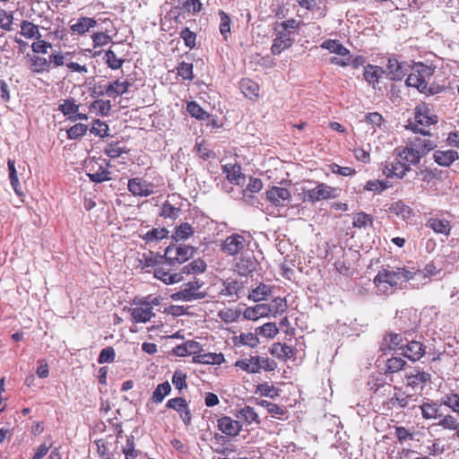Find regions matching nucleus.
<instances>
[{"instance_id": "f8f14e48", "label": "nucleus", "mask_w": 459, "mask_h": 459, "mask_svg": "<svg viewBox=\"0 0 459 459\" xmlns=\"http://www.w3.org/2000/svg\"><path fill=\"white\" fill-rule=\"evenodd\" d=\"M79 108L80 105L73 98L64 100L58 106V110L72 122L88 119L87 114L80 113Z\"/></svg>"}, {"instance_id": "f03ea898", "label": "nucleus", "mask_w": 459, "mask_h": 459, "mask_svg": "<svg viewBox=\"0 0 459 459\" xmlns=\"http://www.w3.org/2000/svg\"><path fill=\"white\" fill-rule=\"evenodd\" d=\"M434 69L423 63H417L412 67V72L406 79V84L409 87L416 88L420 92L425 94H433V91L429 87L428 80L433 75Z\"/></svg>"}, {"instance_id": "dca6fc26", "label": "nucleus", "mask_w": 459, "mask_h": 459, "mask_svg": "<svg viewBox=\"0 0 459 459\" xmlns=\"http://www.w3.org/2000/svg\"><path fill=\"white\" fill-rule=\"evenodd\" d=\"M217 427L221 433L229 437H235L242 430V424L238 420H234L230 416H222L217 420Z\"/></svg>"}, {"instance_id": "423d86ee", "label": "nucleus", "mask_w": 459, "mask_h": 459, "mask_svg": "<svg viewBox=\"0 0 459 459\" xmlns=\"http://www.w3.org/2000/svg\"><path fill=\"white\" fill-rule=\"evenodd\" d=\"M338 196V189L325 183H318L316 187L304 191V202H316L334 199Z\"/></svg>"}, {"instance_id": "39448f33", "label": "nucleus", "mask_w": 459, "mask_h": 459, "mask_svg": "<svg viewBox=\"0 0 459 459\" xmlns=\"http://www.w3.org/2000/svg\"><path fill=\"white\" fill-rule=\"evenodd\" d=\"M157 298L152 299L151 301L147 298L140 299L139 301L134 300L133 307L130 308L131 319L134 323H147L154 316L153 305H158Z\"/></svg>"}, {"instance_id": "1a4fd4ad", "label": "nucleus", "mask_w": 459, "mask_h": 459, "mask_svg": "<svg viewBox=\"0 0 459 459\" xmlns=\"http://www.w3.org/2000/svg\"><path fill=\"white\" fill-rule=\"evenodd\" d=\"M195 248L191 246L179 244L169 246L164 254V259L175 264H183L194 255Z\"/></svg>"}, {"instance_id": "4468645a", "label": "nucleus", "mask_w": 459, "mask_h": 459, "mask_svg": "<svg viewBox=\"0 0 459 459\" xmlns=\"http://www.w3.org/2000/svg\"><path fill=\"white\" fill-rule=\"evenodd\" d=\"M408 171L409 170L407 169V167H405L403 162L399 160L397 154L393 160H386L382 168V173L389 178L402 179L404 178Z\"/></svg>"}, {"instance_id": "a19ab883", "label": "nucleus", "mask_w": 459, "mask_h": 459, "mask_svg": "<svg viewBox=\"0 0 459 459\" xmlns=\"http://www.w3.org/2000/svg\"><path fill=\"white\" fill-rule=\"evenodd\" d=\"M223 172L226 174L227 179L236 185H239L240 179L245 178L241 172V167L238 164L224 165Z\"/></svg>"}, {"instance_id": "2eb2a0df", "label": "nucleus", "mask_w": 459, "mask_h": 459, "mask_svg": "<svg viewBox=\"0 0 459 459\" xmlns=\"http://www.w3.org/2000/svg\"><path fill=\"white\" fill-rule=\"evenodd\" d=\"M203 4L201 0H178V5L174 7V12H178L176 22H181L186 18L185 14H195L201 12Z\"/></svg>"}, {"instance_id": "9d476101", "label": "nucleus", "mask_w": 459, "mask_h": 459, "mask_svg": "<svg viewBox=\"0 0 459 459\" xmlns=\"http://www.w3.org/2000/svg\"><path fill=\"white\" fill-rule=\"evenodd\" d=\"M406 386L412 390H423L425 385L430 382L431 375L428 372L420 370L419 368H414L404 376Z\"/></svg>"}, {"instance_id": "c03bdc74", "label": "nucleus", "mask_w": 459, "mask_h": 459, "mask_svg": "<svg viewBox=\"0 0 459 459\" xmlns=\"http://www.w3.org/2000/svg\"><path fill=\"white\" fill-rule=\"evenodd\" d=\"M205 269L206 263L203 259L197 258L184 265L179 273H182V275L199 274L204 273Z\"/></svg>"}, {"instance_id": "7ed1b4c3", "label": "nucleus", "mask_w": 459, "mask_h": 459, "mask_svg": "<svg viewBox=\"0 0 459 459\" xmlns=\"http://www.w3.org/2000/svg\"><path fill=\"white\" fill-rule=\"evenodd\" d=\"M414 120L415 124H410L411 130L414 133H420L423 135H427L429 134V132L420 128L419 126H429L436 125L438 122V117L429 104L422 102L415 107Z\"/></svg>"}, {"instance_id": "864d4df0", "label": "nucleus", "mask_w": 459, "mask_h": 459, "mask_svg": "<svg viewBox=\"0 0 459 459\" xmlns=\"http://www.w3.org/2000/svg\"><path fill=\"white\" fill-rule=\"evenodd\" d=\"M255 332L257 335H261L268 339H273L279 333V329L275 323L269 322L259 327H256Z\"/></svg>"}, {"instance_id": "5701e85b", "label": "nucleus", "mask_w": 459, "mask_h": 459, "mask_svg": "<svg viewBox=\"0 0 459 459\" xmlns=\"http://www.w3.org/2000/svg\"><path fill=\"white\" fill-rule=\"evenodd\" d=\"M386 70L391 80L401 81L406 74L407 65L399 62L396 58H389Z\"/></svg>"}, {"instance_id": "473e14b6", "label": "nucleus", "mask_w": 459, "mask_h": 459, "mask_svg": "<svg viewBox=\"0 0 459 459\" xmlns=\"http://www.w3.org/2000/svg\"><path fill=\"white\" fill-rule=\"evenodd\" d=\"M409 145L419 151L421 157L436 147L435 143L430 139L420 137H414L411 141H410Z\"/></svg>"}, {"instance_id": "37998d69", "label": "nucleus", "mask_w": 459, "mask_h": 459, "mask_svg": "<svg viewBox=\"0 0 459 459\" xmlns=\"http://www.w3.org/2000/svg\"><path fill=\"white\" fill-rule=\"evenodd\" d=\"M30 67L34 74H43L49 70L50 62L45 57L33 56L30 58Z\"/></svg>"}, {"instance_id": "f257e3e1", "label": "nucleus", "mask_w": 459, "mask_h": 459, "mask_svg": "<svg viewBox=\"0 0 459 459\" xmlns=\"http://www.w3.org/2000/svg\"><path fill=\"white\" fill-rule=\"evenodd\" d=\"M416 272L406 267L381 268L374 278V284L379 293L389 295L403 288V283L414 279Z\"/></svg>"}, {"instance_id": "7c9ffc66", "label": "nucleus", "mask_w": 459, "mask_h": 459, "mask_svg": "<svg viewBox=\"0 0 459 459\" xmlns=\"http://www.w3.org/2000/svg\"><path fill=\"white\" fill-rule=\"evenodd\" d=\"M268 316L277 317L281 316L288 309V304L283 298H274L269 304H266Z\"/></svg>"}, {"instance_id": "b1692460", "label": "nucleus", "mask_w": 459, "mask_h": 459, "mask_svg": "<svg viewBox=\"0 0 459 459\" xmlns=\"http://www.w3.org/2000/svg\"><path fill=\"white\" fill-rule=\"evenodd\" d=\"M270 353L278 359L284 361L294 359L296 355V351L291 346L281 342H274L270 348Z\"/></svg>"}, {"instance_id": "aec40b11", "label": "nucleus", "mask_w": 459, "mask_h": 459, "mask_svg": "<svg viewBox=\"0 0 459 459\" xmlns=\"http://www.w3.org/2000/svg\"><path fill=\"white\" fill-rule=\"evenodd\" d=\"M425 353V346L418 341H411L402 347V355L413 362L420 360Z\"/></svg>"}, {"instance_id": "4d7b16f0", "label": "nucleus", "mask_w": 459, "mask_h": 459, "mask_svg": "<svg viewBox=\"0 0 459 459\" xmlns=\"http://www.w3.org/2000/svg\"><path fill=\"white\" fill-rule=\"evenodd\" d=\"M89 130L91 134L104 138L108 135L109 127L106 122L97 118L92 121L91 127Z\"/></svg>"}, {"instance_id": "3c124183", "label": "nucleus", "mask_w": 459, "mask_h": 459, "mask_svg": "<svg viewBox=\"0 0 459 459\" xmlns=\"http://www.w3.org/2000/svg\"><path fill=\"white\" fill-rule=\"evenodd\" d=\"M168 230L165 228H153L148 230L142 236V238L146 243L157 242L165 238L168 235Z\"/></svg>"}, {"instance_id": "052dcab7", "label": "nucleus", "mask_w": 459, "mask_h": 459, "mask_svg": "<svg viewBox=\"0 0 459 459\" xmlns=\"http://www.w3.org/2000/svg\"><path fill=\"white\" fill-rule=\"evenodd\" d=\"M219 16H220V32L222 35L223 39L225 40L228 39L229 36L230 35V16L222 10L219 11Z\"/></svg>"}, {"instance_id": "bf43d9fd", "label": "nucleus", "mask_w": 459, "mask_h": 459, "mask_svg": "<svg viewBox=\"0 0 459 459\" xmlns=\"http://www.w3.org/2000/svg\"><path fill=\"white\" fill-rule=\"evenodd\" d=\"M236 271L241 276H247L255 270L254 263L248 258H240L235 264Z\"/></svg>"}, {"instance_id": "a211bd4d", "label": "nucleus", "mask_w": 459, "mask_h": 459, "mask_svg": "<svg viewBox=\"0 0 459 459\" xmlns=\"http://www.w3.org/2000/svg\"><path fill=\"white\" fill-rule=\"evenodd\" d=\"M131 83L128 81L115 80L109 82L105 86V91H97L98 96L107 95L110 98L116 99L117 97L122 96L126 93L129 90Z\"/></svg>"}, {"instance_id": "58836bf2", "label": "nucleus", "mask_w": 459, "mask_h": 459, "mask_svg": "<svg viewBox=\"0 0 459 459\" xmlns=\"http://www.w3.org/2000/svg\"><path fill=\"white\" fill-rule=\"evenodd\" d=\"M422 418L425 420H434L439 416V405L437 402L428 400L420 406Z\"/></svg>"}, {"instance_id": "9b49d317", "label": "nucleus", "mask_w": 459, "mask_h": 459, "mask_svg": "<svg viewBox=\"0 0 459 459\" xmlns=\"http://www.w3.org/2000/svg\"><path fill=\"white\" fill-rule=\"evenodd\" d=\"M127 189L134 196L147 197L154 193V184L142 178H133L128 180Z\"/></svg>"}, {"instance_id": "6ab92c4d", "label": "nucleus", "mask_w": 459, "mask_h": 459, "mask_svg": "<svg viewBox=\"0 0 459 459\" xmlns=\"http://www.w3.org/2000/svg\"><path fill=\"white\" fill-rule=\"evenodd\" d=\"M396 154L399 157V160L403 162V164L407 167V169L411 170V166L417 165L420 163L421 156L420 155L419 151L413 149L410 145L401 149L395 150Z\"/></svg>"}, {"instance_id": "c756f323", "label": "nucleus", "mask_w": 459, "mask_h": 459, "mask_svg": "<svg viewBox=\"0 0 459 459\" xmlns=\"http://www.w3.org/2000/svg\"><path fill=\"white\" fill-rule=\"evenodd\" d=\"M243 316L245 319L252 321H255L260 317H268L266 304H257L254 307H247L243 312Z\"/></svg>"}, {"instance_id": "0e129e2a", "label": "nucleus", "mask_w": 459, "mask_h": 459, "mask_svg": "<svg viewBox=\"0 0 459 459\" xmlns=\"http://www.w3.org/2000/svg\"><path fill=\"white\" fill-rule=\"evenodd\" d=\"M13 12H7L4 9H0V29L5 31H11L13 30Z\"/></svg>"}, {"instance_id": "cd10ccee", "label": "nucleus", "mask_w": 459, "mask_h": 459, "mask_svg": "<svg viewBox=\"0 0 459 459\" xmlns=\"http://www.w3.org/2000/svg\"><path fill=\"white\" fill-rule=\"evenodd\" d=\"M96 25L97 21L94 18L82 16L77 19L75 23L70 26V30L77 35H83Z\"/></svg>"}, {"instance_id": "f704fd0d", "label": "nucleus", "mask_w": 459, "mask_h": 459, "mask_svg": "<svg viewBox=\"0 0 459 459\" xmlns=\"http://www.w3.org/2000/svg\"><path fill=\"white\" fill-rule=\"evenodd\" d=\"M389 211L391 213L401 217L404 221L411 219L414 215L413 210L403 201H397L392 204L389 207Z\"/></svg>"}, {"instance_id": "bb28decb", "label": "nucleus", "mask_w": 459, "mask_h": 459, "mask_svg": "<svg viewBox=\"0 0 459 459\" xmlns=\"http://www.w3.org/2000/svg\"><path fill=\"white\" fill-rule=\"evenodd\" d=\"M224 355L220 352H200L199 355L193 358V362L205 365H221L224 362Z\"/></svg>"}, {"instance_id": "72a5a7b5", "label": "nucleus", "mask_w": 459, "mask_h": 459, "mask_svg": "<svg viewBox=\"0 0 459 459\" xmlns=\"http://www.w3.org/2000/svg\"><path fill=\"white\" fill-rule=\"evenodd\" d=\"M233 342L236 346H248L250 348H255L259 344L260 342L255 332V333H243L238 336H234Z\"/></svg>"}, {"instance_id": "6e6552de", "label": "nucleus", "mask_w": 459, "mask_h": 459, "mask_svg": "<svg viewBox=\"0 0 459 459\" xmlns=\"http://www.w3.org/2000/svg\"><path fill=\"white\" fill-rule=\"evenodd\" d=\"M174 264L167 259L160 262L154 268V277L160 280L166 284L178 283L183 281L182 273H175L172 269Z\"/></svg>"}, {"instance_id": "de8ad7c7", "label": "nucleus", "mask_w": 459, "mask_h": 459, "mask_svg": "<svg viewBox=\"0 0 459 459\" xmlns=\"http://www.w3.org/2000/svg\"><path fill=\"white\" fill-rule=\"evenodd\" d=\"M20 33L26 39H39L41 37L38 25H35L34 23L29 21H22L21 22Z\"/></svg>"}, {"instance_id": "09e8293b", "label": "nucleus", "mask_w": 459, "mask_h": 459, "mask_svg": "<svg viewBox=\"0 0 459 459\" xmlns=\"http://www.w3.org/2000/svg\"><path fill=\"white\" fill-rule=\"evenodd\" d=\"M8 171H9V178L11 181V185L15 194L19 196L23 195V193L21 188L20 181L18 178L17 171L14 165V160L9 159L7 161Z\"/></svg>"}, {"instance_id": "13d9d810", "label": "nucleus", "mask_w": 459, "mask_h": 459, "mask_svg": "<svg viewBox=\"0 0 459 459\" xmlns=\"http://www.w3.org/2000/svg\"><path fill=\"white\" fill-rule=\"evenodd\" d=\"M105 62L110 69L118 70L123 66L125 60L117 57L112 49H108L105 52Z\"/></svg>"}, {"instance_id": "ea45409f", "label": "nucleus", "mask_w": 459, "mask_h": 459, "mask_svg": "<svg viewBox=\"0 0 459 459\" xmlns=\"http://www.w3.org/2000/svg\"><path fill=\"white\" fill-rule=\"evenodd\" d=\"M87 176L89 177L90 180L94 183H102L111 179L110 171L102 166H99L96 170L92 166L90 168Z\"/></svg>"}, {"instance_id": "680f3d73", "label": "nucleus", "mask_w": 459, "mask_h": 459, "mask_svg": "<svg viewBox=\"0 0 459 459\" xmlns=\"http://www.w3.org/2000/svg\"><path fill=\"white\" fill-rule=\"evenodd\" d=\"M88 126L84 124H75L67 129V138L70 140H76L86 134L88 131Z\"/></svg>"}, {"instance_id": "5fc2aeb1", "label": "nucleus", "mask_w": 459, "mask_h": 459, "mask_svg": "<svg viewBox=\"0 0 459 459\" xmlns=\"http://www.w3.org/2000/svg\"><path fill=\"white\" fill-rule=\"evenodd\" d=\"M384 342L386 345V348L390 351H396L397 349L402 350L403 345V337L399 333H387L384 336Z\"/></svg>"}, {"instance_id": "c85d7f7f", "label": "nucleus", "mask_w": 459, "mask_h": 459, "mask_svg": "<svg viewBox=\"0 0 459 459\" xmlns=\"http://www.w3.org/2000/svg\"><path fill=\"white\" fill-rule=\"evenodd\" d=\"M235 367L248 373L255 374L259 372V356H250L238 359L235 362Z\"/></svg>"}, {"instance_id": "a878e982", "label": "nucleus", "mask_w": 459, "mask_h": 459, "mask_svg": "<svg viewBox=\"0 0 459 459\" xmlns=\"http://www.w3.org/2000/svg\"><path fill=\"white\" fill-rule=\"evenodd\" d=\"M433 159L438 165L443 167H449L454 161L459 159V154L456 151L454 150H437L434 152Z\"/></svg>"}, {"instance_id": "0eeeda50", "label": "nucleus", "mask_w": 459, "mask_h": 459, "mask_svg": "<svg viewBox=\"0 0 459 459\" xmlns=\"http://www.w3.org/2000/svg\"><path fill=\"white\" fill-rule=\"evenodd\" d=\"M204 282L199 280L189 281L183 285V288L173 295L175 299L192 301L202 299L206 297V292L201 290Z\"/></svg>"}, {"instance_id": "2f4dec72", "label": "nucleus", "mask_w": 459, "mask_h": 459, "mask_svg": "<svg viewBox=\"0 0 459 459\" xmlns=\"http://www.w3.org/2000/svg\"><path fill=\"white\" fill-rule=\"evenodd\" d=\"M273 293V287L264 283H260L253 289L248 294V299L255 302L267 299Z\"/></svg>"}, {"instance_id": "4be33fe9", "label": "nucleus", "mask_w": 459, "mask_h": 459, "mask_svg": "<svg viewBox=\"0 0 459 459\" xmlns=\"http://www.w3.org/2000/svg\"><path fill=\"white\" fill-rule=\"evenodd\" d=\"M223 288L221 290V296L238 299L244 290V283L238 280L227 279L222 281Z\"/></svg>"}, {"instance_id": "412c9836", "label": "nucleus", "mask_w": 459, "mask_h": 459, "mask_svg": "<svg viewBox=\"0 0 459 459\" xmlns=\"http://www.w3.org/2000/svg\"><path fill=\"white\" fill-rule=\"evenodd\" d=\"M426 227L432 230L437 234L449 236L452 230L450 221L441 218L438 215L430 217L427 222Z\"/></svg>"}, {"instance_id": "79ce46f5", "label": "nucleus", "mask_w": 459, "mask_h": 459, "mask_svg": "<svg viewBox=\"0 0 459 459\" xmlns=\"http://www.w3.org/2000/svg\"><path fill=\"white\" fill-rule=\"evenodd\" d=\"M164 256L156 255L152 251L143 253L138 257V261L143 269L149 267H157Z\"/></svg>"}, {"instance_id": "a18cd8bd", "label": "nucleus", "mask_w": 459, "mask_h": 459, "mask_svg": "<svg viewBox=\"0 0 459 459\" xmlns=\"http://www.w3.org/2000/svg\"><path fill=\"white\" fill-rule=\"evenodd\" d=\"M111 107L110 100L99 99L90 104L89 109L91 112L96 111L99 116L107 117L111 110Z\"/></svg>"}, {"instance_id": "4c0bfd02", "label": "nucleus", "mask_w": 459, "mask_h": 459, "mask_svg": "<svg viewBox=\"0 0 459 459\" xmlns=\"http://www.w3.org/2000/svg\"><path fill=\"white\" fill-rule=\"evenodd\" d=\"M384 74L382 67L373 65H367L364 67L363 77L369 84L375 85L379 82L380 77Z\"/></svg>"}, {"instance_id": "338daca9", "label": "nucleus", "mask_w": 459, "mask_h": 459, "mask_svg": "<svg viewBox=\"0 0 459 459\" xmlns=\"http://www.w3.org/2000/svg\"><path fill=\"white\" fill-rule=\"evenodd\" d=\"M390 186L391 185L387 181L376 179L368 181L364 186V189L368 191L381 193Z\"/></svg>"}, {"instance_id": "8fccbe9b", "label": "nucleus", "mask_w": 459, "mask_h": 459, "mask_svg": "<svg viewBox=\"0 0 459 459\" xmlns=\"http://www.w3.org/2000/svg\"><path fill=\"white\" fill-rule=\"evenodd\" d=\"M236 416L238 419L246 421L248 425L254 422H260L258 414L255 412V409L250 406H245L244 408L239 410Z\"/></svg>"}, {"instance_id": "e2e57ef3", "label": "nucleus", "mask_w": 459, "mask_h": 459, "mask_svg": "<svg viewBox=\"0 0 459 459\" xmlns=\"http://www.w3.org/2000/svg\"><path fill=\"white\" fill-rule=\"evenodd\" d=\"M441 403L450 408L454 412L459 414V394L449 393L441 399Z\"/></svg>"}, {"instance_id": "20e7f679", "label": "nucleus", "mask_w": 459, "mask_h": 459, "mask_svg": "<svg viewBox=\"0 0 459 459\" xmlns=\"http://www.w3.org/2000/svg\"><path fill=\"white\" fill-rule=\"evenodd\" d=\"M249 236L245 237L240 233H232L223 239L220 245V250L227 256L237 257L242 255L249 246Z\"/></svg>"}, {"instance_id": "ddd939ff", "label": "nucleus", "mask_w": 459, "mask_h": 459, "mask_svg": "<svg viewBox=\"0 0 459 459\" xmlns=\"http://www.w3.org/2000/svg\"><path fill=\"white\" fill-rule=\"evenodd\" d=\"M266 199L274 206L284 207L291 199L289 189L280 186H272L265 192Z\"/></svg>"}, {"instance_id": "e433bc0d", "label": "nucleus", "mask_w": 459, "mask_h": 459, "mask_svg": "<svg viewBox=\"0 0 459 459\" xmlns=\"http://www.w3.org/2000/svg\"><path fill=\"white\" fill-rule=\"evenodd\" d=\"M259 404L262 407L265 408L268 413L271 414V416L273 418H277L279 420L288 418V411L276 403H273L266 400H262Z\"/></svg>"}, {"instance_id": "603ef678", "label": "nucleus", "mask_w": 459, "mask_h": 459, "mask_svg": "<svg viewBox=\"0 0 459 459\" xmlns=\"http://www.w3.org/2000/svg\"><path fill=\"white\" fill-rule=\"evenodd\" d=\"M406 361L400 357H392L385 361V372L394 374L403 370L406 366Z\"/></svg>"}, {"instance_id": "49530a36", "label": "nucleus", "mask_w": 459, "mask_h": 459, "mask_svg": "<svg viewBox=\"0 0 459 459\" xmlns=\"http://www.w3.org/2000/svg\"><path fill=\"white\" fill-rule=\"evenodd\" d=\"M170 391L171 385L168 381L159 384L152 393L151 398L152 403L156 404L162 403L164 398L169 394Z\"/></svg>"}, {"instance_id": "f3484780", "label": "nucleus", "mask_w": 459, "mask_h": 459, "mask_svg": "<svg viewBox=\"0 0 459 459\" xmlns=\"http://www.w3.org/2000/svg\"><path fill=\"white\" fill-rule=\"evenodd\" d=\"M275 38L273 40L271 47V53L273 56L280 55L284 50L289 49L294 42L292 35L281 31L278 29L275 30Z\"/></svg>"}, {"instance_id": "774afa93", "label": "nucleus", "mask_w": 459, "mask_h": 459, "mask_svg": "<svg viewBox=\"0 0 459 459\" xmlns=\"http://www.w3.org/2000/svg\"><path fill=\"white\" fill-rule=\"evenodd\" d=\"M444 429L455 430L459 429V421L451 414L445 415L438 422Z\"/></svg>"}, {"instance_id": "69168bd1", "label": "nucleus", "mask_w": 459, "mask_h": 459, "mask_svg": "<svg viewBox=\"0 0 459 459\" xmlns=\"http://www.w3.org/2000/svg\"><path fill=\"white\" fill-rule=\"evenodd\" d=\"M193 227L187 223H181L178 227H177L175 231V238L177 239L185 240L194 235Z\"/></svg>"}, {"instance_id": "393cba45", "label": "nucleus", "mask_w": 459, "mask_h": 459, "mask_svg": "<svg viewBox=\"0 0 459 459\" xmlns=\"http://www.w3.org/2000/svg\"><path fill=\"white\" fill-rule=\"evenodd\" d=\"M239 88L246 98L251 100H257L259 98L260 87L257 82L249 78H243L239 82Z\"/></svg>"}, {"instance_id": "6e6d98bb", "label": "nucleus", "mask_w": 459, "mask_h": 459, "mask_svg": "<svg viewBox=\"0 0 459 459\" xmlns=\"http://www.w3.org/2000/svg\"><path fill=\"white\" fill-rule=\"evenodd\" d=\"M122 453L125 455V459H136L140 455V450L135 448L134 436L126 437V446L123 447Z\"/></svg>"}, {"instance_id": "c9c22d12", "label": "nucleus", "mask_w": 459, "mask_h": 459, "mask_svg": "<svg viewBox=\"0 0 459 459\" xmlns=\"http://www.w3.org/2000/svg\"><path fill=\"white\" fill-rule=\"evenodd\" d=\"M321 48L342 57L350 54V50L337 39H326L321 44Z\"/></svg>"}]
</instances>
